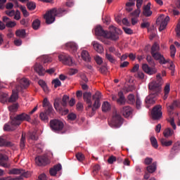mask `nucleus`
<instances>
[{"label":"nucleus","instance_id":"2","mask_svg":"<svg viewBox=\"0 0 180 180\" xmlns=\"http://www.w3.org/2000/svg\"><path fill=\"white\" fill-rule=\"evenodd\" d=\"M68 13V11L66 9L61 8L57 9L54 8L46 12L44 15V18L46 20V25H51V23H54L56 21V16L61 18Z\"/></svg>","mask_w":180,"mask_h":180},{"label":"nucleus","instance_id":"18","mask_svg":"<svg viewBox=\"0 0 180 180\" xmlns=\"http://www.w3.org/2000/svg\"><path fill=\"white\" fill-rule=\"evenodd\" d=\"M142 70L148 75H154L156 74L157 69L155 68H150L146 63L142 65Z\"/></svg>","mask_w":180,"mask_h":180},{"label":"nucleus","instance_id":"34","mask_svg":"<svg viewBox=\"0 0 180 180\" xmlns=\"http://www.w3.org/2000/svg\"><path fill=\"white\" fill-rule=\"evenodd\" d=\"M157 170V162H153L151 165L147 167V171L149 172L150 174H153V172H155Z\"/></svg>","mask_w":180,"mask_h":180},{"label":"nucleus","instance_id":"7","mask_svg":"<svg viewBox=\"0 0 180 180\" xmlns=\"http://www.w3.org/2000/svg\"><path fill=\"white\" fill-rule=\"evenodd\" d=\"M52 131L60 133L64 129V123L58 120H51L49 122Z\"/></svg>","mask_w":180,"mask_h":180},{"label":"nucleus","instance_id":"59","mask_svg":"<svg viewBox=\"0 0 180 180\" xmlns=\"http://www.w3.org/2000/svg\"><path fill=\"white\" fill-rule=\"evenodd\" d=\"M96 63L98 64V65H101L102 63H103V60H102V58H101L99 56H96L94 58Z\"/></svg>","mask_w":180,"mask_h":180},{"label":"nucleus","instance_id":"24","mask_svg":"<svg viewBox=\"0 0 180 180\" xmlns=\"http://www.w3.org/2000/svg\"><path fill=\"white\" fill-rule=\"evenodd\" d=\"M66 47L72 51V53H75L77 50H78V45L75 44V42H68L66 44Z\"/></svg>","mask_w":180,"mask_h":180},{"label":"nucleus","instance_id":"43","mask_svg":"<svg viewBox=\"0 0 180 180\" xmlns=\"http://www.w3.org/2000/svg\"><path fill=\"white\" fill-rule=\"evenodd\" d=\"M38 84L40 85V86H41L44 92H47L49 91L47 84H46V82L44 80H39Z\"/></svg>","mask_w":180,"mask_h":180},{"label":"nucleus","instance_id":"6","mask_svg":"<svg viewBox=\"0 0 180 180\" xmlns=\"http://www.w3.org/2000/svg\"><path fill=\"white\" fill-rule=\"evenodd\" d=\"M95 34L96 36H101L104 39H108L109 40H113V32L105 31L102 26L98 25L95 29Z\"/></svg>","mask_w":180,"mask_h":180},{"label":"nucleus","instance_id":"16","mask_svg":"<svg viewBox=\"0 0 180 180\" xmlns=\"http://www.w3.org/2000/svg\"><path fill=\"white\" fill-rule=\"evenodd\" d=\"M35 162L39 167H41V165H47V164L50 162L49 158L46 156H37L35 158Z\"/></svg>","mask_w":180,"mask_h":180},{"label":"nucleus","instance_id":"42","mask_svg":"<svg viewBox=\"0 0 180 180\" xmlns=\"http://www.w3.org/2000/svg\"><path fill=\"white\" fill-rule=\"evenodd\" d=\"M27 7L29 11H34L36 9V3L33 1L27 2Z\"/></svg>","mask_w":180,"mask_h":180},{"label":"nucleus","instance_id":"20","mask_svg":"<svg viewBox=\"0 0 180 180\" xmlns=\"http://www.w3.org/2000/svg\"><path fill=\"white\" fill-rule=\"evenodd\" d=\"M155 96H157V94H149L145 100V102L146 103V107L147 108H150V106L148 105H154V103H155V100L154 99V98H155Z\"/></svg>","mask_w":180,"mask_h":180},{"label":"nucleus","instance_id":"51","mask_svg":"<svg viewBox=\"0 0 180 180\" xmlns=\"http://www.w3.org/2000/svg\"><path fill=\"white\" fill-rule=\"evenodd\" d=\"M169 123H170L172 127L174 129V130H176V124H175V120L174 117H170L168 120Z\"/></svg>","mask_w":180,"mask_h":180},{"label":"nucleus","instance_id":"49","mask_svg":"<svg viewBox=\"0 0 180 180\" xmlns=\"http://www.w3.org/2000/svg\"><path fill=\"white\" fill-rule=\"evenodd\" d=\"M20 9L22 12V14L25 16V18H27V16H29V12H27V10H26V7L20 6Z\"/></svg>","mask_w":180,"mask_h":180},{"label":"nucleus","instance_id":"36","mask_svg":"<svg viewBox=\"0 0 180 180\" xmlns=\"http://www.w3.org/2000/svg\"><path fill=\"white\" fill-rule=\"evenodd\" d=\"M53 106L56 110H61V99L60 98L55 99Z\"/></svg>","mask_w":180,"mask_h":180},{"label":"nucleus","instance_id":"40","mask_svg":"<svg viewBox=\"0 0 180 180\" xmlns=\"http://www.w3.org/2000/svg\"><path fill=\"white\" fill-rule=\"evenodd\" d=\"M41 63L44 64H47V63H51L52 59L50 56H43L41 57Z\"/></svg>","mask_w":180,"mask_h":180},{"label":"nucleus","instance_id":"62","mask_svg":"<svg viewBox=\"0 0 180 180\" xmlns=\"http://www.w3.org/2000/svg\"><path fill=\"white\" fill-rule=\"evenodd\" d=\"M99 169H101V166H99V165H96L93 168L94 174L95 175V174H98Z\"/></svg>","mask_w":180,"mask_h":180},{"label":"nucleus","instance_id":"31","mask_svg":"<svg viewBox=\"0 0 180 180\" xmlns=\"http://www.w3.org/2000/svg\"><path fill=\"white\" fill-rule=\"evenodd\" d=\"M118 96L120 98L117 99V103L120 105H125L126 104V98H124V95L123 92L120 91L118 93Z\"/></svg>","mask_w":180,"mask_h":180},{"label":"nucleus","instance_id":"1","mask_svg":"<svg viewBox=\"0 0 180 180\" xmlns=\"http://www.w3.org/2000/svg\"><path fill=\"white\" fill-rule=\"evenodd\" d=\"M92 95L91 93H84L83 98L84 102H86L88 105L86 110L89 113H90V116L92 117L95 115V112H96V109H99L101 108V98H102V94L99 91H96L94 95L92 96L93 101L94 103L92 105V101L91 100Z\"/></svg>","mask_w":180,"mask_h":180},{"label":"nucleus","instance_id":"10","mask_svg":"<svg viewBox=\"0 0 180 180\" xmlns=\"http://www.w3.org/2000/svg\"><path fill=\"white\" fill-rule=\"evenodd\" d=\"M34 70L40 76L44 75L46 72H48V74H54V68H51L46 70V69H44L40 63H36L34 67Z\"/></svg>","mask_w":180,"mask_h":180},{"label":"nucleus","instance_id":"9","mask_svg":"<svg viewBox=\"0 0 180 180\" xmlns=\"http://www.w3.org/2000/svg\"><path fill=\"white\" fill-rule=\"evenodd\" d=\"M8 174H10V175H20L18 177H21L22 179L30 178V176H32V173L30 172H26V170L16 168L11 169L8 172Z\"/></svg>","mask_w":180,"mask_h":180},{"label":"nucleus","instance_id":"32","mask_svg":"<svg viewBox=\"0 0 180 180\" xmlns=\"http://www.w3.org/2000/svg\"><path fill=\"white\" fill-rule=\"evenodd\" d=\"M160 143H161L162 147H171V146H172L173 142L172 140L168 141L164 138H162L160 139Z\"/></svg>","mask_w":180,"mask_h":180},{"label":"nucleus","instance_id":"4","mask_svg":"<svg viewBox=\"0 0 180 180\" xmlns=\"http://www.w3.org/2000/svg\"><path fill=\"white\" fill-rule=\"evenodd\" d=\"M11 119V124L13 127H16L18 126H20L22 122H30V115L22 112L21 114L17 115L15 117H10Z\"/></svg>","mask_w":180,"mask_h":180},{"label":"nucleus","instance_id":"5","mask_svg":"<svg viewBox=\"0 0 180 180\" xmlns=\"http://www.w3.org/2000/svg\"><path fill=\"white\" fill-rule=\"evenodd\" d=\"M164 84V80H162V77H161V75H157L156 76V81H153L150 82L148 84L149 89L150 91H153L155 95H158L161 92V85Z\"/></svg>","mask_w":180,"mask_h":180},{"label":"nucleus","instance_id":"46","mask_svg":"<svg viewBox=\"0 0 180 180\" xmlns=\"http://www.w3.org/2000/svg\"><path fill=\"white\" fill-rule=\"evenodd\" d=\"M76 158L77 160L79 161V162H82V161H84V160H85V155H84V154H82V153H77L76 154Z\"/></svg>","mask_w":180,"mask_h":180},{"label":"nucleus","instance_id":"37","mask_svg":"<svg viewBox=\"0 0 180 180\" xmlns=\"http://www.w3.org/2000/svg\"><path fill=\"white\" fill-rule=\"evenodd\" d=\"M160 51V44H158L157 42H155L151 48L150 53H158Z\"/></svg>","mask_w":180,"mask_h":180},{"label":"nucleus","instance_id":"64","mask_svg":"<svg viewBox=\"0 0 180 180\" xmlns=\"http://www.w3.org/2000/svg\"><path fill=\"white\" fill-rule=\"evenodd\" d=\"M105 57H106L107 60H108V61H110V63H113V57L112 56V55L110 53H109V52H107L105 53Z\"/></svg>","mask_w":180,"mask_h":180},{"label":"nucleus","instance_id":"41","mask_svg":"<svg viewBox=\"0 0 180 180\" xmlns=\"http://www.w3.org/2000/svg\"><path fill=\"white\" fill-rule=\"evenodd\" d=\"M40 27V21L39 19H36L32 22V28L34 30H37Z\"/></svg>","mask_w":180,"mask_h":180},{"label":"nucleus","instance_id":"23","mask_svg":"<svg viewBox=\"0 0 180 180\" xmlns=\"http://www.w3.org/2000/svg\"><path fill=\"white\" fill-rule=\"evenodd\" d=\"M9 18L4 16L3 17V22L6 23V27H15L16 26V22L15 21H10Z\"/></svg>","mask_w":180,"mask_h":180},{"label":"nucleus","instance_id":"39","mask_svg":"<svg viewBox=\"0 0 180 180\" xmlns=\"http://www.w3.org/2000/svg\"><path fill=\"white\" fill-rule=\"evenodd\" d=\"M29 137L31 140H34L35 141H37V140H39V136H37V133L36 132V131L30 132Z\"/></svg>","mask_w":180,"mask_h":180},{"label":"nucleus","instance_id":"27","mask_svg":"<svg viewBox=\"0 0 180 180\" xmlns=\"http://www.w3.org/2000/svg\"><path fill=\"white\" fill-rule=\"evenodd\" d=\"M171 91V84L169 83H166L165 88H164V96L163 99L165 101L168 98V95Z\"/></svg>","mask_w":180,"mask_h":180},{"label":"nucleus","instance_id":"22","mask_svg":"<svg viewBox=\"0 0 180 180\" xmlns=\"http://www.w3.org/2000/svg\"><path fill=\"white\" fill-rule=\"evenodd\" d=\"M61 168L62 167L60 164L54 165L53 167L51 168L49 170L50 175H51V176H55V175H57L58 171H61Z\"/></svg>","mask_w":180,"mask_h":180},{"label":"nucleus","instance_id":"58","mask_svg":"<svg viewBox=\"0 0 180 180\" xmlns=\"http://www.w3.org/2000/svg\"><path fill=\"white\" fill-rule=\"evenodd\" d=\"M123 30L126 34H133V30L127 27H123Z\"/></svg>","mask_w":180,"mask_h":180},{"label":"nucleus","instance_id":"61","mask_svg":"<svg viewBox=\"0 0 180 180\" xmlns=\"http://www.w3.org/2000/svg\"><path fill=\"white\" fill-rule=\"evenodd\" d=\"M14 19L15 20H19L20 19V11L19 10H16L14 14Z\"/></svg>","mask_w":180,"mask_h":180},{"label":"nucleus","instance_id":"48","mask_svg":"<svg viewBox=\"0 0 180 180\" xmlns=\"http://www.w3.org/2000/svg\"><path fill=\"white\" fill-rule=\"evenodd\" d=\"M136 102V99L134 98V94H129L128 96V103L130 105H133Z\"/></svg>","mask_w":180,"mask_h":180},{"label":"nucleus","instance_id":"25","mask_svg":"<svg viewBox=\"0 0 180 180\" xmlns=\"http://www.w3.org/2000/svg\"><path fill=\"white\" fill-rule=\"evenodd\" d=\"M13 143L11 141H6L4 136H0V147H12Z\"/></svg>","mask_w":180,"mask_h":180},{"label":"nucleus","instance_id":"17","mask_svg":"<svg viewBox=\"0 0 180 180\" xmlns=\"http://www.w3.org/2000/svg\"><path fill=\"white\" fill-rule=\"evenodd\" d=\"M152 57L154 58L155 60L159 61L160 64H167L168 63L167 60H165L164 56H162L160 52H155V53H151Z\"/></svg>","mask_w":180,"mask_h":180},{"label":"nucleus","instance_id":"55","mask_svg":"<svg viewBox=\"0 0 180 180\" xmlns=\"http://www.w3.org/2000/svg\"><path fill=\"white\" fill-rule=\"evenodd\" d=\"M50 102H49V100L47 99V98H44V101H43V108H47L48 107V109L49 108H50Z\"/></svg>","mask_w":180,"mask_h":180},{"label":"nucleus","instance_id":"21","mask_svg":"<svg viewBox=\"0 0 180 180\" xmlns=\"http://www.w3.org/2000/svg\"><path fill=\"white\" fill-rule=\"evenodd\" d=\"M122 113L124 117H130L133 115V108H131L130 106H125L123 107Z\"/></svg>","mask_w":180,"mask_h":180},{"label":"nucleus","instance_id":"50","mask_svg":"<svg viewBox=\"0 0 180 180\" xmlns=\"http://www.w3.org/2000/svg\"><path fill=\"white\" fill-rule=\"evenodd\" d=\"M140 13H141V10L140 8H137L132 13H131V16H134L135 18H139L140 16Z\"/></svg>","mask_w":180,"mask_h":180},{"label":"nucleus","instance_id":"57","mask_svg":"<svg viewBox=\"0 0 180 180\" xmlns=\"http://www.w3.org/2000/svg\"><path fill=\"white\" fill-rule=\"evenodd\" d=\"M148 32H150L153 36H155V32H157V28L155 27L152 26L150 28H148Z\"/></svg>","mask_w":180,"mask_h":180},{"label":"nucleus","instance_id":"63","mask_svg":"<svg viewBox=\"0 0 180 180\" xmlns=\"http://www.w3.org/2000/svg\"><path fill=\"white\" fill-rule=\"evenodd\" d=\"M136 109L141 108V100L139 97H137L136 98Z\"/></svg>","mask_w":180,"mask_h":180},{"label":"nucleus","instance_id":"14","mask_svg":"<svg viewBox=\"0 0 180 180\" xmlns=\"http://www.w3.org/2000/svg\"><path fill=\"white\" fill-rule=\"evenodd\" d=\"M8 161H9L8 155L0 153V167L9 168L11 167V164H9Z\"/></svg>","mask_w":180,"mask_h":180},{"label":"nucleus","instance_id":"28","mask_svg":"<svg viewBox=\"0 0 180 180\" xmlns=\"http://www.w3.org/2000/svg\"><path fill=\"white\" fill-rule=\"evenodd\" d=\"M94 50L97 51V53H103V46L101 45L99 43L96 41H94L92 43Z\"/></svg>","mask_w":180,"mask_h":180},{"label":"nucleus","instance_id":"33","mask_svg":"<svg viewBox=\"0 0 180 180\" xmlns=\"http://www.w3.org/2000/svg\"><path fill=\"white\" fill-rule=\"evenodd\" d=\"M112 109V106L108 101H104L102 104V110L103 112H109Z\"/></svg>","mask_w":180,"mask_h":180},{"label":"nucleus","instance_id":"35","mask_svg":"<svg viewBox=\"0 0 180 180\" xmlns=\"http://www.w3.org/2000/svg\"><path fill=\"white\" fill-rule=\"evenodd\" d=\"M15 36L21 39H25L26 37V31L25 30H18L15 32Z\"/></svg>","mask_w":180,"mask_h":180},{"label":"nucleus","instance_id":"47","mask_svg":"<svg viewBox=\"0 0 180 180\" xmlns=\"http://www.w3.org/2000/svg\"><path fill=\"white\" fill-rule=\"evenodd\" d=\"M176 53V49L175 48V46L171 45L170 46V54H171V57L172 58H174V57H175Z\"/></svg>","mask_w":180,"mask_h":180},{"label":"nucleus","instance_id":"19","mask_svg":"<svg viewBox=\"0 0 180 180\" xmlns=\"http://www.w3.org/2000/svg\"><path fill=\"white\" fill-rule=\"evenodd\" d=\"M143 15L146 18H150L153 15V11H151V3H148L147 5L143 6Z\"/></svg>","mask_w":180,"mask_h":180},{"label":"nucleus","instance_id":"3","mask_svg":"<svg viewBox=\"0 0 180 180\" xmlns=\"http://www.w3.org/2000/svg\"><path fill=\"white\" fill-rule=\"evenodd\" d=\"M19 82L20 85L15 86V90H13V94L8 99V102H16L19 98V92H23V90L30 85L29 79L25 77L20 79Z\"/></svg>","mask_w":180,"mask_h":180},{"label":"nucleus","instance_id":"54","mask_svg":"<svg viewBox=\"0 0 180 180\" xmlns=\"http://www.w3.org/2000/svg\"><path fill=\"white\" fill-rule=\"evenodd\" d=\"M68 120H71L72 122L77 119V115L74 112L69 113L68 115Z\"/></svg>","mask_w":180,"mask_h":180},{"label":"nucleus","instance_id":"30","mask_svg":"<svg viewBox=\"0 0 180 180\" xmlns=\"http://www.w3.org/2000/svg\"><path fill=\"white\" fill-rule=\"evenodd\" d=\"M82 58L84 61H87L89 63L91 61V56H89V53L87 51L83 50L81 53Z\"/></svg>","mask_w":180,"mask_h":180},{"label":"nucleus","instance_id":"13","mask_svg":"<svg viewBox=\"0 0 180 180\" xmlns=\"http://www.w3.org/2000/svg\"><path fill=\"white\" fill-rule=\"evenodd\" d=\"M53 112V106H49V108L45 110L44 112H41L39 114V118L42 122L47 123L49 122V115Z\"/></svg>","mask_w":180,"mask_h":180},{"label":"nucleus","instance_id":"53","mask_svg":"<svg viewBox=\"0 0 180 180\" xmlns=\"http://www.w3.org/2000/svg\"><path fill=\"white\" fill-rule=\"evenodd\" d=\"M179 150H180V142L177 141L174 144L172 147V150L176 153L177 151H179Z\"/></svg>","mask_w":180,"mask_h":180},{"label":"nucleus","instance_id":"29","mask_svg":"<svg viewBox=\"0 0 180 180\" xmlns=\"http://www.w3.org/2000/svg\"><path fill=\"white\" fill-rule=\"evenodd\" d=\"M174 130L171 128H166L163 131V136L166 139H168L169 137H171V136H174Z\"/></svg>","mask_w":180,"mask_h":180},{"label":"nucleus","instance_id":"15","mask_svg":"<svg viewBox=\"0 0 180 180\" xmlns=\"http://www.w3.org/2000/svg\"><path fill=\"white\" fill-rule=\"evenodd\" d=\"M113 126L115 129H119V127H122V124H123V118H122V116L118 114H115V116L113 117Z\"/></svg>","mask_w":180,"mask_h":180},{"label":"nucleus","instance_id":"26","mask_svg":"<svg viewBox=\"0 0 180 180\" xmlns=\"http://www.w3.org/2000/svg\"><path fill=\"white\" fill-rule=\"evenodd\" d=\"M122 30L115 27H114V31H113V40L114 41L117 40L120 36H122Z\"/></svg>","mask_w":180,"mask_h":180},{"label":"nucleus","instance_id":"12","mask_svg":"<svg viewBox=\"0 0 180 180\" xmlns=\"http://www.w3.org/2000/svg\"><path fill=\"white\" fill-rule=\"evenodd\" d=\"M58 59L61 61V63H63V64H65V65L72 66L75 65L74 60H72V58L68 54L63 53L59 55Z\"/></svg>","mask_w":180,"mask_h":180},{"label":"nucleus","instance_id":"8","mask_svg":"<svg viewBox=\"0 0 180 180\" xmlns=\"http://www.w3.org/2000/svg\"><path fill=\"white\" fill-rule=\"evenodd\" d=\"M169 22V16L162 14L160 15L157 20L156 23L160 26L159 30L160 32H162L167 27V25H168V22Z\"/></svg>","mask_w":180,"mask_h":180},{"label":"nucleus","instance_id":"56","mask_svg":"<svg viewBox=\"0 0 180 180\" xmlns=\"http://www.w3.org/2000/svg\"><path fill=\"white\" fill-rule=\"evenodd\" d=\"M10 112H16L18 110V104H13L8 107Z\"/></svg>","mask_w":180,"mask_h":180},{"label":"nucleus","instance_id":"38","mask_svg":"<svg viewBox=\"0 0 180 180\" xmlns=\"http://www.w3.org/2000/svg\"><path fill=\"white\" fill-rule=\"evenodd\" d=\"M69 100H70V96H68L67 95H64L63 96L62 100H60V103H61L62 106H63V108H65V106H67V103Z\"/></svg>","mask_w":180,"mask_h":180},{"label":"nucleus","instance_id":"11","mask_svg":"<svg viewBox=\"0 0 180 180\" xmlns=\"http://www.w3.org/2000/svg\"><path fill=\"white\" fill-rule=\"evenodd\" d=\"M162 106L161 105H158L153 108L151 112V115L153 120H160L162 117Z\"/></svg>","mask_w":180,"mask_h":180},{"label":"nucleus","instance_id":"44","mask_svg":"<svg viewBox=\"0 0 180 180\" xmlns=\"http://www.w3.org/2000/svg\"><path fill=\"white\" fill-rule=\"evenodd\" d=\"M150 143L154 148H158V142L157 141V139H155V137H150Z\"/></svg>","mask_w":180,"mask_h":180},{"label":"nucleus","instance_id":"52","mask_svg":"<svg viewBox=\"0 0 180 180\" xmlns=\"http://www.w3.org/2000/svg\"><path fill=\"white\" fill-rule=\"evenodd\" d=\"M52 84L54 85V88H58L61 86V82L58 79H55L52 81Z\"/></svg>","mask_w":180,"mask_h":180},{"label":"nucleus","instance_id":"60","mask_svg":"<svg viewBox=\"0 0 180 180\" xmlns=\"http://www.w3.org/2000/svg\"><path fill=\"white\" fill-rule=\"evenodd\" d=\"M146 60L150 65H155V63H154V60H153V58L151 57V56H148L146 57Z\"/></svg>","mask_w":180,"mask_h":180},{"label":"nucleus","instance_id":"45","mask_svg":"<svg viewBox=\"0 0 180 180\" xmlns=\"http://www.w3.org/2000/svg\"><path fill=\"white\" fill-rule=\"evenodd\" d=\"M25 143H26V136H25V135H23L22 134L20 142V147L21 150H23V148H25Z\"/></svg>","mask_w":180,"mask_h":180}]
</instances>
